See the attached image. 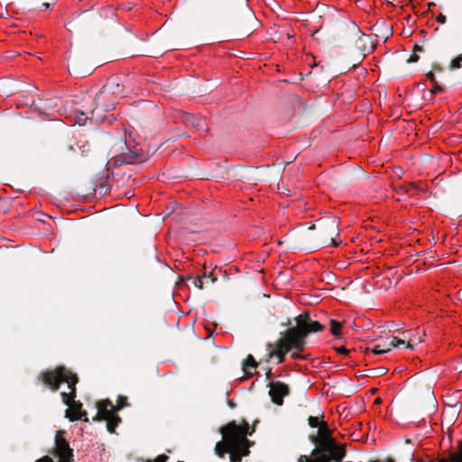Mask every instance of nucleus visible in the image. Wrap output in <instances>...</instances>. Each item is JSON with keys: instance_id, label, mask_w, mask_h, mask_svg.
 I'll use <instances>...</instances> for the list:
<instances>
[{"instance_id": "nucleus-9", "label": "nucleus", "mask_w": 462, "mask_h": 462, "mask_svg": "<svg viewBox=\"0 0 462 462\" xmlns=\"http://www.w3.org/2000/svg\"><path fill=\"white\" fill-rule=\"evenodd\" d=\"M290 393L289 386L282 382H273L270 383L269 394L272 401L277 404L282 405L283 403V398Z\"/></svg>"}, {"instance_id": "nucleus-3", "label": "nucleus", "mask_w": 462, "mask_h": 462, "mask_svg": "<svg viewBox=\"0 0 462 462\" xmlns=\"http://www.w3.org/2000/svg\"><path fill=\"white\" fill-rule=\"evenodd\" d=\"M38 379L42 380L43 384L48 386L53 392L58 391L62 383H68L69 393L62 392L60 393V396L63 403L67 406H71V403L74 402L78 377L64 366L57 367L52 371H47L40 374Z\"/></svg>"}, {"instance_id": "nucleus-6", "label": "nucleus", "mask_w": 462, "mask_h": 462, "mask_svg": "<svg viewBox=\"0 0 462 462\" xmlns=\"http://www.w3.org/2000/svg\"><path fill=\"white\" fill-rule=\"evenodd\" d=\"M64 430H58L55 435V447L53 455L59 458L58 462H73V449L63 437Z\"/></svg>"}, {"instance_id": "nucleus-29", "label": "nucleus", "mask_w": 462, "mask_h": 462, "mask_svg": "<svg viewBox=\"0 0 462 462\" xmlns=\"http://www.w3.org/2000/svg\"><path fill=\"white\" fill-rule=\"evenodd\" d=\"M298 462H310V459L306 455H301L300 456Z\"/></svg>"}, {"instance_id": "nucleus-28", "label": "nucleus", "mask_w": 462, "mask_h": 462, "mask_svg": "<svg viewBox=\"0 0 462 462\" xmlns=\"http://www.w3.org/2000/svg\"><path fill=\"white\" fill-rule=\"evenodd\" d=\"M337 353L342 354V355H347L348 354V350L345 346L337 347Z\"/></svg>"}, {"instance_id": "nucleus-18", "label": "nucleus", "mask_w": 462, "mask_h": 462, "mask_svg": "<svg viewBox=\"0 0 462 462\" xmlns=\"http://www.w3.org/2000/svg\"><path fill=\"white\" fill-rule=\"evenodd\" d=\"M186 279H187V280L191 281V282H192V284H193L196 288H198V289H199V290H202V289H203V287H204V282L202 281V279H203V278H202V276H201V275H199V276H197V277H192V276H190V275H188V276L186 277Z\"/></svg>"}, {"instance_id": "nucleus-30", "label": "nucleus", "mask_w": 462, "mask_h": 462, "mask_svg": "<svg viewBox=\"0 0 462 462\" xmlns=\"http://www.w3.org/2000/svg\"><path fill=\"white\" fill-rule=\"evenodd\" d=\"M413 51L415 53L423 52V48L421 46L415 45L413 48Z\"/></svg>"}, {"instance_id": "nucleus-10", "label": "nucleus", "mask_w": 462, "mask_h": 462, "mask_svg": "<svg viewBox=\"0 0 462 462\" xmlns=\"http://www.w3.org/2000/svg\"><path fill=\"white\" fill-rule=\"evenodd\" d=\"M179 119L187 126H192L197 129H203L205 127V119L201 116H196L193 114L187 112H180Z\"/></svg>"}, {"instance_id": "nucleus-31", "label": "nucleus", "mask_w": 462, "mask_h": 462, "mask_svg": "<svg viewBox=\"0 0 462 462\" xmlns=\"http://www.w3.org/2000/svg\"><path fill=\"white\" fill-rule=\"evenodd\" d=\"M42 6L44 7L45 10H47V9L50 8V4L49 3H43Z\"/></svg>"}, {"instance_id": "nucleus-22", "label": "nucleus", "mask_w": 462, "mask_h": 462, "mask_svg": "<svg viewBox=\"0 0 462 462\" xmlns=\"http://www.w3.org/2000/svg\"><path fill=\"white\" fill-rule=\"evenodd\" d=\"M462 62V54L458 55L456 59L452 60L451 67L452 69H459L461 67Z\"/></svg>"}, {"instance_id": "nucleus-16", "label": "nucleus", "mask_w": 462, "mask_h": 462, "mask_svg": "<svg viewBox=\"0 0 462 462\" xmlns=\"http://www.w3.org/2000/svg\"><path fill=\"white\" fill-rule=\"evenodd\" d=\"M392 349H388V338H386V340L383 341V344H377V345H374L372 348H371V351L374 354V355H382V354H385V353H388L389 351H391Z\"/></svg>"}, {"instance_id": "nucleus-4", "label": "nucleus", "mask_w": 462, "mask_h": 462, "mask_svg": "<svg viewBox=\"0 0 462 462\" xmlns=\"http://www.w3.org/2000/svg\"><path fill=\"white\" fill-rule=\"evenodd\" d=\"M119 146L121 149L126 150V152H122L119 154L114 155L106 163L107 170L112 166L116 167L125 164H138L147 161L148 159L146 152L137 149L136 147H134V150L129 149L125 142L123 140L119 141Z\"/></svg>"}, {"instance_id": "nucleus-1", "label": "nucleus", "mask_w": 462, "mask_h": 462, "mask_svg": "<svg viewBox=\"0 0 462 462\" xmlns=\"http://www.w3.org/2000/svg\"><path fill=\"white\" fill-rule=\"evenodd\" d=\"M296 327L289 328L282 332L281 338L276 342V348L270 352V357L277 356L278 363H282L285 355L291 349L297 350L291 354L293 359H300V354L306 345V337L312 332H319L324 328V326L319 321L310 319L308 314H300L296 319Z\"/></svg>"}, {"instance_id": "nucleus-12", "label": "nucleus", "mask_w": 462, "mask_h": 462, "mask_svg": "<svg viewBox=\"0 0 462 462\" xmlns=\"http://www.w3.org/2000/svg\"><path fill=\"white\" fill-rule=\"evenodd\" d=\"M81 403L76 404L74 414L71 415V411L69 409L66 410V417L70 420H88V413L86 411L80 410Z\"/></svg>"}, {"instance_id": "nucleus-7", "label": "nucleus", "mask_w": 462, "mask_h": 462, "mask_svg": "<svg viewBox=\"0 0 462 462\" xmlns=\"http://www.w3.org/2000/svg\"><path fill=\"white\" fill-rule=\"evenodd\" d=\"M321 449L329 459L336 462H341L346 455L345 448L328 436L322 439Z\"/></svg>"}, {"instance_id": "nucleus-23", "label": "nucleus", "mask_w": 462, "mask_h": 462, "mask_svg": "<svg viewBox=\"0 0 462 462\" xmlns=\"http://www.w3.org/2000/svg\"><path fill=\"white\" fill-rule=\"evenodd\" d=\"M201 276L203 279H210V282L212 283H214L217 280V275L213 272H210L209 273H204L203 275Z\"/></svg>"}, {"instance_id": "nucleus-5", "label": "nucleus", "mask_w": 462, "mask_h": 462, "mask_svg": "<svg viewBox=\"0 0 462 462\" xmlns=\"http://www.w3.org/2000/svg\"><path fill=\"white\" fill-rule=\"evenodd\" d=\"M97 416L106 420V428L110 433L115 432L116 428L121 422V418L116 414L115 405L110 400H104L97 404Z\"/></svg>"}, {"instance_id": "nucleus-20", "label": "nucleus", "mask_w": 462, "mask_h": 462, "mask_svg": "<svg viewBox=\"0 0 462 462\" xmlns=\"http://www.w3.org/2000/svg\"><path fill=\"white\" fill-rule=\"evenodd\" d=\"M127 397L124 395H119L117 398V404L115 406V412L120 411L121 409L128 406Z\"/></svg>"}, {"instance_id": "nucleus-8", "label": "nucleus", "mask_w": 462, "mask_h": 462, "mask_svg": "<svg viewBox=\"0 0 462 462\" xmlns=\"http://www.w3.org/2000/svg\"><path fill=\"white\" fill-rule=\"evenodd\" d=\"M258 23L254 12L248 6L245 11L244 16L236 24L237 35L240 37H247L253 32V27Z\"/></svg>"}, {"instance_id": "nucleus-26", "label": "nucleus", "mask_w": 462, "mask_h": 462, "mask_svg": "<svg viewBox=\"0 0 462 462\" xmlns=\"http://www.w3.org/2000/svg\"><path fill=\"white\" fill-rule=\"evenodd\" d=\"M432 86H433V89H432L433 93L442 91V88L437 82L433 83Z\"/></svg>"}, {"instance_id": "nucleus-21", "label": "nucleus", "mask_w": 462, "mask_h": 462, "mask_svg": "<svg viewBox=\"0 0 462 462\" xmlns=\"http://www.w3.org/2000/svg\"><path fill=\"white\" fill-rule=\"evenodd\" d=\"M308 421H309V425L311 428H317L320 424V420L317 416H310L309 419H308Z\"/></svg>"}, {"instance_id": "nucleus-24", "label": "nucleus", "mask_w": 462, "mask_h": 462, "mask_svg": "<svg viewBox=\"0 0 462 462\" xmlns=\"http://www.w3.org/2000/svg\"><path fill=\"white\" fill-rule=\"evenodd\" d=\"M447 21V18L444 14H439L438 16H437V22L439 23L440 24H444Z\"/></svg>"}, {"instance_id": "nucleus-15", "label": "nucleus", "mask_w": 462, "mask_h": 462, "mask_svg": "<svg viewBox=\"0 0 462 462\" xmlns=\"http://www.w3.org/2000/svg\"><path fill=\"white\" fill-rule=\"evenodd\" d=\"M328 235L329 236L330 244L334 247H337L338 245V243L333 237V236H338V227L336 221H332L331 224L329 225L328 228Z\"/></svg>"}, {"instance_id": "nucleus-17", "label": "nucleus", "mask_w": 462, "mask_h": 462, "mask_svg": "<svg viewBox=\"0 0 462 462\" xmlns=\"http://www.w3.org/2000/svg\"><path fill=\"white\" fill-rule=\"evenodd\" d=\"M215 452L219 457H225L226 453H227V447L226 445V441L217 442L215 447Z\"/></svg>"}, {"instance_id": "nucleus-13", "label": "nucleus", "mask_w": 462, "mask_h": 462, "mask_svg": "<svg viewBox=\"0 0 462 462\" xmlns=\"http://www.w3.org/2000/svg\"><path fill=\"white\" fill-rule=\"evenodd\" d=\"M404 348H411L412 349L413 346L411 343V339L406 342L404 338H398L396 337H391L388 338V349H392L393 347H402Z\"/></svg>"}, {"instance_id": "nucleus-25", "label": "nucleus", "mask_w": 462, "mask_h": 462, "mask_svg": "<svg viewBox=\"0 0 462 462\" xmlns=\"http://www.w3.org/2000/svg\"><path fill=\"white\" fill-rule=\"evenodd\" d=\"M427 78L433 84V83H436V78H435V74L431 71H430L428 74H427Z\"/></svg>"}, {"instance_id": "nucleus-33", "label": "nucleus", "mask_w": 462, "mask_h": 462, "mask_svg": "<svg viewBox=\"0 0 462 462\" xmlns=\"http://www.w3.org/2000/svg\"><path fill=\"white\" fill-rule=\"evenodd\" d=\"M270 374H271V371H269L268 374H267V377L268 378H269Z\"/></svg>"}, {"instance_id": "nucleus-11", "label": "nucleus", "mask_w": 462, "mask_h": 462, "mask_svg": "<svg viewBox=\"0 0 462 462\" xmlns=\"http://www.w3.org/2000/svg\"><path fill=\"white\" fill-rule=\"evenodd\" d=\"M103 94V90L99 91L97 95H96V97L95 99L93 100V103L95 104V108L91 109L90 111H80V110H77L75 112V116H76V122L79 125H83L86 124L87 120L88 119H94L95 118V113H96V110L97 109V99H99V97L102 96Z\"/></svg>"}, {"instance_id": "nucleus-32", "label": "nucleus", "mask_w": 462, "mask_h": 462, "mask_svg": "<svg viewBox=\"0 0 462 462\" xmlns=\"http://www.w3.org/2000/svg\"><path fill=\"white\" fill-rule=\"evenodd\" d=\"M290 324H291V320H290V319H288V321H287V322L282 323V326H289Z\"/></svg>"}, {"instance_id": "nucleus-19", "label": "nucleus", "mask_w": 462, "mask_h": 462, "mask_svg": "<svg viewBox=\"0 0 462 462\" xmlns=\"http://www.w3.org/2000/svg\"><path fill=\"white\" fill-rule=\"evenodd\" d=\"M342 325L339 321H337L335 319L330 320V331L331 333L337 337L340 334Z\"/></svg>"}, {"instance_id": "nucleus-2", "label": "nucleus", "mask_w": 462, "mask_h": 462, "mask_svg": "<svg viewBox=\"0 0 462 462\" xmlns=\"http://www.w3.org/2000/svg\"><path fill=\"white\" fill-rule=\"evenodd\" d=\"M245 426L246 430H244L236 421H231L221 429V433L229 453L230 462H239L243 457L249 454L247 447L249 441L246 435H250L251 432L248 431V423Z\"/></svg>"}, {"instance_id": "nucleus-14", "label": "nucleus", "mask_w": 462, "mask_h": 462, "mask_svg": "<svg viewBox=\"0 0 462 462\" xmlns=\"http://www.w3.org/2000/svg\"><path fill=\"white\" fill-rule=\"evenodd\" d=\"M257 367V362L254 358L252 355H248L246 359L243 363V370L245 374H251V370L255 369Z\"/></svg>"}, {"instance_id": "nucleus-27", "label": "nucleus", "mask_w": 462, "mask_h": 462, "mask_svg": "<svg viewBox=\"0 0 462 462\" xmlns=\"http://www.w3.org/2000/svg\"><path fill=\"white\" fill-rule=\"evenodd\" d=\"M418 60H419V55L415 52L408 60L409 62H417Z\"/></svg>"}]
</instances>
